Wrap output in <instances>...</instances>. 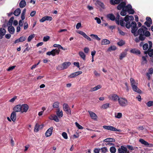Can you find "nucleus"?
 Segmentation results:
<instances>
[{
    "instance_id": "f257e3e1",
    "label": "nucleus",
    "mask_w": 153,
    "mask_h": 153,
    "mask_svg": "<svg viewBox=\"0 0 153 153\" xmlns=\"http://www.w3.org/2000/svg\"><path fill=\"white\" fill-rule=\"evenodd\" d=\"M126 12H128L129 14H133L134 11L133 9H132V7L131 5H128L125 7V9L123 8L122 10L120 13V14L121 16H125L126 14Z\"/></svg>"
},
{
    "instance_id": "f03ea898",
    "label": "nucleus",
    "mask_w": 153,
    "mask_h": 153,
    "mask_svg": "<svg viewBox=\"0 0 153 153\" xmlns=\"http://www.w3.org/2000/svg\"><path fill=\"white\" fill-rule=\"evenodd\" d=\"M118 101L119 105L121 107H125L128 105V100L125 98L119 97Z\"/></svg>"
},
{
    "instance_id": "7ed1b4c3",
    "label": "nucleus",
    "mask_w": 153,
    "mask_h": 153,
    "mask_svg": "<svg viewBox=\"0 0 153 153\" xmlns=\"http://www.w3.org/2000/svg\"><path fill=\"white\" fill-rule=\"evenodd\" d=\"M71 64L69 62H64L63 63L59 65L57 68L59 70H62L67 69Z\"/></svg>"
},
{
    "instance_id": "20e7f679",
    "label": "nucleus",
    "mask_w": 153,
    "mask_h": 153,
    "mask_svg": "<svg viewBox=\"0 0 153 153\" xmlns=\"http://www.w3.org/2000/svg\"><path fill=\"white\" fill-rule=\"evenodd\" d=\"M120 16L118 13L117 15V16L116 18H115V20L116 23L118 25H119L120 24L122 26H123L125 25V22H124V20L122 19L120 20L119 22V19H120Z\"/></svg>"
},
{
    "instance_id": "39448f33",
    "label": "nucleus",
    "mask_w": 153,
    "mask_h": 153,
    "mask_svg": "<svg viewBox=\"0 0 153 153\" xmlns=\"http://www.w3.org/2000/svg\"><path fill=\"white\" fill-rule=\"evenodd\" d=\"M108 98L110 100L115 102L118 101L119 97L116 94H111L108 96Z\"/></svg>"
},
{
    "instance_id": "423d86ee",
    "label": "nucleus",
    "mask_w": 153,
    "mask_h": 153,
    "mask_svg": "<svg viewBox=\"0 0 153 153\" xmlns=\"http://www.w3.org/2000/svg\"><path fill=\"white\" fill-rule=\"evenodd\" d=\"M60 51L56 49H53L51 51H48L46 53L47 55L50 56L51 55L53 56H55L56 54H59Z\"/></svg>"
},
{
    "instance_id": "0eeeda50",
    "label": "nucleus",
    "mask_w": 153,
    "mask_h": 153,
    "mask_svg": "<svg viewBox=\"0 0 153 153\" xmlns=\"http://www.w3.org/2000/svg\"><path fill=\"white\" fill-rule=\"evenodd\" d=\"M102 127L104 128L105 129L110 131L118 132L121 131L120 130L117 129L111 126H103Z\"/></svg>"
},
{
    "instance_id": "6e6552de",
    "label": "nucleus",
    "mask_w": 153,
    "mask_h": 153,
    "mask_svg": "<svg viewBox=\"0 0 153 153\" xmlns=\"http://www.w3.org/2000/svg\"><path fill=\"white\" fill-rule=\"evenodd\" d=\"M63 110L66 112L67 114H71V110L70 109L69 106L67 104H63Z\"/></svg>"
},
{
    "instance_id": "1a4fd4ad",
    "label": "nucleus",
    "mask_w": 153,
    "mask_h": 153,
    "mask_svg": "<svg viewBox=\"0 0 153 153\" xmlns=\"http://www.w3.org/2000/svg\"><path fill=\"white\" fill-rule=\"evenodd\" d=\"M148 29L144 26H142L141 28H140L137 32L138 35H144V32L147 30Z\"/></svg>"
},
{
    "instance_id": "9d476101",
    "label": "nucleus",
    "mask_w": 153,
    "mask_h": 153,
    "mask_svg": "<svg viewBox=\"0 0 153 153\" xmlns=\"http://www.w3.org/2000/svg\"><path fill=\"white\" fill-rule=\"evenodd\" d=\"M21 113H25L28 111L29 108V106L27 104H23L21 105Z\"/></svg>"
},
{
    "instance_id": "9b49d317",
    "label": "nucleus",
    "mask_w": 153,
    "mask_h": 153,
    "mask_svg": "<svg viewBox=\"0 0 153 153\" xmlns=\"http://www.w3.org/2000/svg\"><path fill=\"white\" fill-rule=\"evenodd\" d=\"M53 129V127H51L48 129L45 133L46 137H48L51 135L52 133Z\"/></svg>"
},
{
    "instance_id": "f8f14e48",
    "label": "nucleus",
    "mask_w": 153,
    "mask_h": 153,
    "mask_svg": "<svg viewBox=\"0 0 153 153\" xmlns=\"http://www.w3.org/2000/svg\"><path fill=\"white\" fill-rule=\"evenodd\" d=\"M77 32L82 36L84 38L87 39L88 40L90 41L91 40V39L83 32L81 31L78 30L77 31Z\"/></svg>"
},
{
    "instance_id": "ddd939ff",
    "label": "nucleus",
    "mask_w": 153,
    "mask_h": 153,
    "mask_svg": "<svg viewBox=\"0 0 153 153\" xmlns=\"http://www.w3.org/2000/svg\"><path fill=\"white\" fill-rule=\"evenodd\" d=\"M127 151V148L123 146H121L118 149L119 153H126Z\"/></svg>"
},
{
    "instance_id": "4468645a",
    "label": "nucleus",
    "mask_w": 153,
    "mask_h": 153,
    "mask_svg": "<svg viewBox=\"0 0 153 153\" xmlns=\"http://www.w3.org/2000/svg\"><path fill=\"white\" fill-rule=\"evenodd\" d=\"M6 31L3 28H0V39H1L6 33Z\"/></svg>"
},
{
    "instance_id": "2eb2a0df",
    "label": "nucleus",
    "mask_w": 153,
    "mask_h": 153,
    "mask_svg": "<svg viewBox=\"0 0 153 153\" xmlns=\"http://www.w3.org/2000/svg\"><path fill=\"white\" fill-rule=\"evenodd\" d=\"M126 3L124 1L122 2L120 4L118 5L117 7V9L119 10H120L124 8L125 9V6L126 5Z\"/></svg>"
},
{
    "instance_id": "dca6fc26",
    "label": "nucleus",
    "mask_w": 153,
    "mask_h": 153,
    "mask_svg": "<svg viewBox=\"0 0 153 153\" xmlns=\"http://www.w3.org/2000/svg\"><path fill=\"white\" fill-rule=\"evenodd\" d=\"M88 112L90 115V116L92 119L95 120H97V116L93 112L91 111H88Z\"/></svg>"
},
{
    "instance_id": "f3484780",
    "label": "nucleus",
    "mask_w": 153,
    "mask_h": 153,
    "mask_svg": "<svg viewBox=\"0 0 153 153\" xmlns=\"http://www.w3.org/2000/svg\"><path fill=\"white\" fill-rule=\"evenodd\" d=\"M137 85H134L131 86L133 90L138 93L140 94L141 93V91L137 87Z\"/></svg>"
},
{
    "instance_id": "a211bd4d",
    "label": "nucleus",
    "mask_w": 153,
    "mask_h": 153,
    "mask_svg": "<svg viewBox=\"0 0 153 153\" xmlns=\"http://www.w3.org/2000/svg\"><path fill=\"white\" fill-rule=\"evenodd\" d=\"M134 18L132 16H126L124 18V20L126 22H130L133 20Z\"/></svg>"
},
{
    "instance_id": "6ab92c4d",
    "label": "nucleus",
    "mask_w": 153,
    "mask_h": 153,
    "mask_svg": "<svg viewBox=\"0 0 153 153\" xmlns=\"http://www.w3.org/2000/svg\"><path fill=\"white\" fill-rule=\"evenodd\" d=\"M14 112H21V105H16L13 108Z\"/></svg>"
},
{
    "instance_id": "aec40b11",
    "label": "nucleus",
    "mask_w": 153,
    "mask_h": 153,
    "mask_svg": "<svg viewBox=\"0 0 153 153\" xmlns=\"http://www.w3.org/2000/svg\"><path fill=\"white\" fill-rule=\"evenodd\" d=\"M49 119L50 120H53L56 122H59V120L57 116L55 115H52L49 117Z\"/></svg>"
},
{
    "instance_id": "412c9836",
    "label": "nucleus",
    "mask_w": 153,
    "mask_h": 153,
    "mask_svg": "<svg viewBox=\"0 0 153 153\" xmlns=\"http://www.w3.org/2000/svg\"><path fill=\"white\" fill-rule=\"evenodd\" d=\"M131 32L132 33H133L134 36H138L137 32L136 31L137 30V27H132L131 28Z\"/></svg>"
},
{
    "instance_id": "4be33fe9",
    "label": "nucleus",
    "mask_w": 153,
    "mask_h": 153,
    "mask_svg": "<svg viewBox=\"0 0 153 153\" xmlns=\"http://www.w3.org/2000/svg\"><path fill=\"white\" fill-rule=\"evenodd\" d=\"M16 113L15 112H13L12 113L10 118L11 120L13 121L14 122L16 121Z\"/></svg>"
},
{
    "instance_id": "5701e85b",
    "label": "nucleus",
    "mask_w": 153,
    "mask_h": 153,
    "mask_svg": "<svg viewBox=\"0 0 153 153\" xmlns=\"http://www.w3.org/2000/svg\"><path fill=\"white\" fill-rule=\"evenodd\" d=\"M8 30L9 32L11 34H12L14 33L15 31L14 28L13 27L11 26L8 27Z\"/></svg>"
},
{
    "instance_id": "b1692460",
    "label": "nucleus",
    "mask_w": 153,
    "mask_h": 153,
    "mask_svg": "<svg viewBox=\"0 0 153 153\" xmlns=\"http://www.w3.org/2000/svg\"><path fill=\"white\" fill-rule=\"evenodd\" d=\"M56 115L58 117L60 118L63 116V112L62 111H60L59 108L57 109V110L56 112Z\"/></svg>"
},
{
    "instance_id": "393cba45",
    "label": "nucleus",
    "mask_w": 153,
    "mask_h": 153,
    "mask_svg": "<svg viewBox=\"0 0 153 153\" xmlns=\"http://www.w3.org/2000/svg\"><path fill=\"white\" fill-rule=\"evenodd\" d=\"M110 43V41L106 39H103L101 41V44L102 45H108Z\"/></svg>"
},
{
    "instance_id": "a878e982",
    "label": "nucleus",
    "mask_w": 153,
    "mask_h": 153,
    "mask_svg": "<svg viewBox=\"0 0 153 153\" xmlns=\"http://www.w3.org/2000/svg\"><path fill=\"white\" fill-rule=\"evenodd\" d=\"M130 81L131 86L134 85H137L138 84V83L136 82L134 79L133 78H131Z\"/></svg>"
},
{
    "instance_id": "bb28decb",
    "label": "nucleus",
    "mask_w": 153,
    "mask_h": 153,
    "mask_svg": "<svg viewBox=\"0 0 153 153\" xmlns=\"http://www.w3.org/2000/svg\"><path fill=\"white\" fill-rule=\"evenodd\" d=\"M130 52L131 53L136 54H140V52L139 50L135 49H131L130 51Z\"/></svg>"
},
{
    "instance_id": "cd10ccee",
    "label": "nucleus",
    "mask_w": 153,
    "mask_h": 153,
    "mask_svg": "<svg viewBox=\"0 0 153 153\" xmlns=\"http://www.w3.org/2000/svg\"><path fill=\"white\" fill-rule=\"evenodd\" d=\"M139 141V142H140L142 144L146 146H149V144L147 142L145 141L143 139H140Z\"/></svg>"
},
{
    "instance_id": "c85d7f7f",
    "label": "nucleus",
    "mask_w": 153,
    "mask_h": 153,
    "mask_svg": "<svg viewBox=\"0 0 153 153\" xmlns=\"http://www.w3.org/2000/svg\"><path fill=\"white\" fill-rule=\"evenodd\" d=\"M26 5V2L25 0H21L19 3V6L21 8H23Z\"/></svg>"
},
{
    "instance_id": "c756f323",
    "label": "nucleus",
    "mask_w": 153,
    "mask_h": 153,
    "mask_svg": "<svg viewBox=\"0 0 153 153\" xmlns=\"http://www.w3.org/2000/svg\"><path fill=\"white\" fill-rule=\"evenodd\" d=\"M120 2V0H111L110 1V3L112 5L117 4Z\"/></svg>"
},
{
    "instance_id": "7c9ffc66",
    "label": "nucleus",
    "mask_w": 153,
    "mask_h": 153,
    "mask_svg": "<svg viewBox=\"0 0 153 153\" xmlns=\"http://www.w3.org/2000/svg\"><path fill=\"white\" fill-rule=\"evenodd\" d=\"M107 17L108 18L111 20L114 21L115 19V16L112 14H108L107 16Z\"/></svg>"
},
{
    "instance_id": "2f4dec72",
    "label": "nucleus",
    "mask_w": 153,
    "mask_h": 153,
    "mask_svg": "<svg viewBox=\"0 0 153 153\" xmlns=\"http://www.w3.org/2000/svg\"><path fill=\"white\" fill-rule=\"evenodd\" d=\"M102 87V86L101 85H98L97 86L91 88V91H95L98 90L99 89H100Z\"/></svg>"
},
{
    "instance_id": "473e14b6",
    "label": "nucleus",
    "mask_w": 153,
    "mask_h": 153,
    "mask_svg": "<svg viewBox=\"0 0 153 153\" xmlns=\"http://www.w3.org/2000/svg\"><path fill=\"white\" fill-rule=\"evenodd\" d=\"M59 103L58 102H55L53 104V107L54 108H59Z\"/></svg>"
},
{
    "instance_id": "72a5a7b5",
    "label": "nucleus",
    "mask_w": 153,
    "mask_h": 153,
    "mask_svg": "<svg viewBox=\"0 0 153 153\" xmlns=\"http://www.w3.org/2000/svg\"><path fill=\"white\" fill-rule=\"evenodd\" d=\"M21 13V10L20 8L17 9L14 12V14L16 16H19Z\"/></svg>"
},
{
    "instance_id": "f704fd0d",
    "label": "nucleus",
    "mask_w": 153,
    "mask_h": 153,
    "mask_svg": "<svg viewBox=\"0 0 153 153\" xmlns=\"http://www.w3.org/2000/svg\"><path fill=\"white\" fill-rule=\"evenodd\" d=\"M122 117V114L121 113H117L115 114V117L118 119L121 118Z\"/></svg>"
},
{
    "instance_id": "c9c22d12",
    "label": "nucleus",
    "mask_w": 153,
    "mask_h": 153,
    "mask_svg": "<svg viewBox=\"0 0 153 153\" xmlns=\"http://www.w3.org/2000/svg\"><path fill=\"white\" fill-rule=\"evenodd\" d=\"M79 55L83 59L85 60V55L84 53L82 51H80L79 52Z\"/></svg>"
},
{
    "instance_id": "e433bc0d",
    "label": "nucleus",
    "mask_w": 153,
    "mask_h": 153,
    "mask_svg": "<svg viewBox=\"0 0 153 153\" xmlns=\"http://www.w3.org/2000/svg\"><path fill=\"white\" fill-rule=\"evenodd\" d=\"M114 141H115L114 139L113 138H106L103 140L104 142H107V143L108 142H114Z\"/></svg>"
},
{
    "instance_id": "4c0bfd02",
    "label": "nucleus",
    "mask_w": 153,
    "mask_h": 153,
    "mask_svg": "<svg viewBox=\"0 0 153 153\" xmlns=\"http://www.w3.org/2000/svg\"><path fill=\"white\" fill-rule=\"evenodd\" d=\"M53 47L55 48H59L61 49L62 50H65V49L62 47L60 45L57 44H54L53 45Z\"/></svg>"
},
{
    "instance_id": "58836bf2",
    "label": "nucleus",
    "mask_w": 153,
    "mask_h": 153,
    "mask_svg": "<svg viewBox=\"0 0 153 153\" xmlns=\"http://www.w3.org/2000/svg\"><path fill=\"white\" fill-rule=\"evenodd\" d=\"M35 36V35L34 34H31L29 36L27 39L28 42H30L31 40Z\"/></svg>"
},
{
    "instance_id": "ea45409f",
    "label": "nucleus",
    "mask_w": 153,
    "mask_h": 153,
    "mask_svg": "<svg viewBox=\"0 0 153 153\" xmlns=\"http://www.w3.org/2000/svg\"><path fill=\"white\" fill-rule=\"evenodd\" d=\"M147 56V55H146L145 56H142V64H145L147 63V61L146 60V57Z\"/></svg>"
},
{
    "instance_id": "a19ab883",
    "label": "nucleus",
    "mask_w": 153,
    "mask_h": 153,
    "mask_svg": "<svg viewBox=\"0 0 153 153\" xmlns=\"http://www.w3.org/2000/svg\"><path fill=\"white\" fill-rule=\"evenodd\" d=\"M148 55L150 57H152L153 55V49H148Z\"/></svg>"
},
{
    "instance_id": "79ce46f5",
    "label": "nucleus",
    "mask_w": 153,
    "mask_h": 153,
    "mask_svg": "<svg viewBox=\"0 0 153 153\" xmlns=\"http://www.w3.org/2000/svg\"><path fill=\"white\" fill-rule=\"evenodd\" d=\"M90 36L93 38H95L97 40L99 41L100 40V39L98 37L97 35L91 34L90 35Z\"/></svg>"
},
{
    "instance_id": "37998d69",
    "label": "nucleus",
    "mask_w": 153,
    "mask_h": 153,
    "mask_svg": "<svg viewBox=\"0 0 153 153\" xmlns=\"http://www.w3.org/2000/svg\"><path fill=\"white\" fill-rule=\"evenodd\" d=\"M126 55V52H122L120 54V59L121 60L123 58L125 57Z\"/></svg>"
},
{
    "instance_id": "c03bdc74",
    "label": "nucleus",
    "mask_w": 153,
    "mask_h": 153,
    "mask_svg": "<svg viewBox=\"0 0 153 153\" xmlns=\"http://www.w3.org/2000/svg\"><path fill=\"white\" fill-rule=\"evenodd\" d=\"M39 124H36L35 126L34 129V131L36 132H37L39 130Z\"/></svg>"
},
{
    "instance_id": "a18cd8bd",
    "label": "nucleus",
    "mask_w": 153,
    "mask_h": 153,
    "mask_svg": "<svg viewBox=\"0 0 153 153\" xmlns=\"http://www.w3.org/2000/svg\"><path fill=\"white\" fill-rule=\"evenodd\" d=\"M116 49L115 46H112L110 47L108 49V51H114Z\"/></svg>"
},
{
    "instance_id": "49530a36",
    "label": "nucleus",
    "mask_w": 153,
    "mask_h": 153,
    "mask_svg": "<svg viewBox=\"0 0 153 153\" xmlns=\"http://www.w3.org/2000/svg\"><path fill=\"white\" fill-rule=\"evenodd\" d=\"M110 151L111 153H115L116 151V149L115 147H111L110 148Z\"/></svg>"
},
{
    "instance_id": "de8ad7c7",
    "label": "nucleus",
    "mask_w": 153,
    "mask_h": 153,
    "mask_svg": "<svg viewBox=\"0 0 153 153\" xmlns=\"http://www.w3.org/2000/svg\"><path fill=\"white\" fill-rule=\"evenodd\" d=\"M125 44V42L123 40H121L118 42L117 44L120 46H122Z\"/></svg>"
},
{
    "instance_id": "09e8293b",
    "label": "nucleus",
    "mask_w": 153,
    "mask_h": 153,
    "mask_svg": "<svg viewBox=\"0 0 153 153\" xmlns=\"http://www.w3.org/2000/svg\"><path fill=\"white\" fill-rule=\"evenodd\" d=\"M75 125L79 129H83V127L81 126L78 123L76 122L75 123Z\"/></svg>"
},
{
    "instance_id": "8fccbe9b",
    "label": "nucleus",
    "mask_w": 153,
    "mask_h": 153,
    "mask_svg": "<svg viewBox=\"0 0 153 153\" xmlns=\"http://www.w3.org/2000/svg\"><path fill=\"white\" fill-rule=\"evenodd\" d=\"M146 105L148 107H151L153 105V101H150L146 103Z\"/></svg>"
},
{
    "instance_id": "3c124183",
    "label": "nucleus",
    "mask_w": 153,
    "mask_h": 153,
    "mask_svg": "<svg viewBox=\"0 0 153 153\" xmlns=\"http://www.w3.org/2000/svg\"><path fill=\"white\" fill-rule=\"evenodd\" d=\"M62 136L65 139H67L68 138L67 134L65 132H63L62 133Z\"/></svg>"
},
{
    "instance_id": "603ef678",
    "label": "nucleus",
    "mask_w": 153,
    "mask_h": 153,
    "mask_svg": "<svg viewBox=\"0 0 153 153\" xmlns=\"http://www.w3.org/2000/svg\"><path fill=\"white\" fill-rule=\"evenodd\" d=\"M109 103H106L103 104L102 106V108L103 109H106L109 107Z\"/></svg>"
},
{
    "instance_id": "864d4df0",
    "label": "nucleus",
    "mask_w": 153,
    "mask_h": 153,
    "mask_svg": "<svg viewBox=\"0 0 153 153\" xmlns=\"http://www.w3.org/2000/svg\"><path fill=\"white\" fill-rule=\"evenodd\" d=\"M139 39L141 41L144 40L145 39V36L144 35H139Z\"/></svg>"
},
{
    "instance_id": "5fc2aeb1",
    "label": "nucleus",
    "mask_w": 153,
    "mask_h": 153,
    "mask_svg": "<svg viewBox=\"0 0 153 153\" xmlns=\"http://www.w3.org/2000/svg\"><path fill=\"white\" fill-rule=\"evenodd\" d=\"M98 4L102 9H104L105 8V5L103 3L100 1H98Z\"/></svg>"
},
{
    "instance_id": "6e6d98bb",
    "label": "nucleus",
    "mask_w": 153,
    "mask_h": 153,
    "mask_svg": "<svg viewBox=\"0 0 153 153\" xmlns=\"http://www.w3.org/2000/svg\"><path fill=\"white\" fill-rule=\"evenodd\" d=\"M143 48L144 50H146L148 48V45L146 43L144 44L143 45Z\"/></svg>"
},
{
    "instance_id": "4d7b16f0",
    "label": "nucleus",
    "mask_w": 153,
    "mask_h": 153,
    "mask_svg": "<svg viewBox=\"0 0 153 153\" xmlns=\"http://www.w3.org/2000/svg\"><path fill=\"white\" fill-rule=\"evenodd\" d=\"M152 24V22H148L147 21H146L144 23V24L148 27H150Z\"/></svg>"
},
{
    "instance_id": "13d9d810",
    "label": "nucleus",
    "mask_w": 153,
    "mask_h": 153,
    "mask_svg": "<svg viewBox=\"0 0 153 153\" xmlns=\"http://www.w3.org/2000/svg\"><path fill=\"white\" fill-rule=\"evenodd\" d=\"M94 19L95 20H96L98 24H100L101 23V21L100 19L99 18L97 17H96Z\"/></svg>"
},
{
    "instance_id": "bf43d9fd",
    "label": "nucleus",
    "mask_w": 153,
    "mask_h": 153,
    "mask_svg": "<svg viewBox=\"0 0 153 153\" xmlns=\"http://www.w3.org/2000/svg\"><path fill=\"white\" fill-rule=\"evenodd\" d=\"M50 39V37L48 36H44L43 39V41L44 42L48 41Z\"/></svg>"
},
{
    "instance_id": "052dcab7",
    "label": "nucleus",
    "mask_w": 153,
    "mask_h": 153,
    "mask_svg": "<svg viewBox=\"0 0 153 153\" xmlns=\"http://www.w3.org/2000/svg\"><path fill=\"white\" fill-rule=\"evenodd\" d=\"M26 39V37L24 36H22L20 37L19 39L20 42H22L25 40Z\"/></svg>"
},
{
    "instance_id": "680f3d73",
    "label": "nucleus",
    "mask_w": 153,
    "mask_h": 153,
    "mask_svg": "<svg viewBox=\"0 0 153 153\" xmlns=\"http://www.w3.org/2000/svg\"><path fill=\"white\" fill-rule=\"evenodd\" d=\"M101 150L102 152L103 153H105L108 151V149L106 147H103L101 149Z\"/></svg>"
},
{
    "instance_id": "e2e57ef3",
    "label": "nucleus",
    "mask_w": 153,
    "mask_h": 153,
    "mask_svg": "<svg viewBox=\"0 0 153 153\" xmlns=\"http://www.w3.org/2000/svg\"><path fill=\"white\" fill-rule=\"evenodd\" d=\"M46 18V16H45L44 17H43L41 19L39 20V21L40 22H43L45 21H47Z\"/></svg>"
},
{
    "instance_id": "0e129e2a",
    "label": "nucleus",
    "mask_w": 153,
    "mask_h": 153,
    "mask_svg": "<svg viewBox=\"0 0 153 153\" xmlns=\"http://www.w3.org/2000/svg\"><path fill=\"white\" fill-rule=\"evenodd\" d=\"M145 32H144V35L145 36L148 37L150 35V33L149 31L147 30Z\"/></svg>"
},
{
    "instance_id": "69168bd1",
    "label": "nucleus",
    "mask_w": 153,
    "mask_h": 153,
    "mask_svg": "<svg viewBox=\"0 0 153 153\" xmlns=\"http://www.w3.org/2000/svg\"><path fill=\"white\" fill-rule=\"evenodd\" d=\"M126 22V28L128 29L131 26V25H130V22L129 21Z\"/></svg>"
},
{
    "instance_id": "338daca9",
    "label": "nucleus",
    "mask_w": 153,
    "mask_h": 153,
    "mask_svg": "<svg viewBox=\"0 0 153 153\" xmlns=\"http://www.w3.org/2000/svg\"><path fill=\"white\" fill-rule=\"evenodd\" d=\"M118 31L119 33L121 35L123 36L125 35L124 33L119 28L118 29Z\"/></svg>"
},
{
    "instance_id": "774afa93",
    "label": "nucleus",
    "mask_w": 153,
    "mask_h": 153,
    "mask_svg": "<svg viewBox=\"0 0 153 153\" xmlns=\"http://www.w3.org/2000/svg\"><path fill=\"white\" fill-rule=\"evenodd\" d=\"M76 76V75L75 74V72L71 74L68 77L70 78H74Z\"/></svg>"
}]
</instances>
